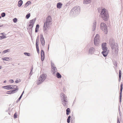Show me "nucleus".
I'll use <instances>...</instances> for the list:
<instances>
[{"label":"nucleus","instance_id":"2eb2a0df","mask_svg":"<svg viewBox=\"0 0 123 123\" xmlns=\"http://www.w3.org/2000/svg\"><path fill=\"white\" fill-rule=\"evenodd\" d=\"M1 59L3 60H5L6 61H9L11 60L12 59L11 58L8 57H4L2 58Z\"/></svg>","mask_w":123,"mask_h":123},{"label":"nucleus","instance_id":"a19ab883","mask_svg":"<svg viewBox=\"0 0 123 123\" xmlns=\"http://www.w3.org/2000/svg\"><path fill=\"white\" fill-rule=\"evenodd\" d=\"M36 48H37V53H39V49L38 47V48H37V47Z\"/></svg>","mask_w":123,"mask_h":123},{"label":"nucleus","instance_id":"20e7f679","mask_svg":"<svg viewBox=\"0 0 123 123\" xmlns=\"http://www.w3.org/2000/svg\"><path fill=\"white\" fill-rule=\"evenodd\" d=\"M60 96L62 97L61 100H62V103L64 106H65L67 105L66 103L67 102V101L66 100L65 95L63 93H61Z\"/></svg>","mask_w":123,"mask_h":123},{"label":"nucleus","instance_id":"c756f323","mask_svg":"<svg viewBox=\"0 0 123 123\" xmlns=\"http://www.w3.org/2000/svg\"><path fill=\"white\" fill-rule=\"evenodd\" d=\"M12 86H14V89H18V90H17V92L18 91V86H17L16 85H12Z\"/></svg>","mask_w":123,"mask_h":123},{"label":"nucleus","instance_id":"79ce46f5","mask_svg":"<svg viewBox=\"0 0 123 123\" xmlns=\"http://www.w3.org/2000/svg\"><path fill=\"white\" fill-rule=\"evenodd\" d=\"M32 72H31V71H30V73H29V75H30V76L29 78L30 77V76L32 74Z\"/></svg>","mask_w":123,"mask_h":123},{"label":"nucleus","instance_id":"4c0bfd02","mask_svg":"<svg viewBox=\"0 0 123 123\" xmlns=\"http://www.w3.org/2000/svg\"><path fill=\"white\" fill-rule=\"evenodd\" d=\"M117 123H120L119 120V118L118 117L117 118Z\"/></svg>","mask_w":123,"mask_h":123},{"label":"nucleus","instance_id":"e433bc0d","mask_svg":"<svg viewBox=\"0 0 123 123\" xmlns=\"http://www.w3.org/2000/svg\"><path fill=\"white\" fill-rule=\"evenodd\" d=\"M1 16L2 17H4L5 15V13L4 12L2 13L1 14Z\"/></svg>","mask_w":123,"mask_h":123},{"label":"nucleus","instance_id":"0e129e2a","mask_svg":"<svg viewBox=\"0 0 123 123\" xmlns=\"http://www.w3.org/2000/svg\"><path fill=\"white\" fill-rule=\"evenodd\" d=\"M8 114L9 115H10V113L9 112L8 113Z\"/></svg>","mask_w":123,"mask_h":123},{"label":"nucleus","instance_id":"ddd939ff","mask_svg":"<svg viewBox=\"0 0 123 123\" xmlns=\"http://www.w3.org/2000/svg\"><path fill=\"white\" fill-rule=\"evenodd\" d=\"M72 10L75 11L76 12H79L80 11V7L79 6H75Z\"/></svg>","mask_w":123,"mask_h":123},{"label":"nucleus","instance_id":"f704fd0d","mask_svg":"<svg viewBox=\"0 0 123 123\" xmlns=\"http://www.w3.org/2000/svg\"><path fill=\"white\" fill-rule=\"evenodd\" d=\"M17 18H14L13 19V21L14 23L16 22H17Z\"/></svg>","mask_w":123,"mask_h":123},{"label":"nucleus","instance_id":"de8ad7c7","mask_svg":"<svg viewBox=\"0 0 123 123\" xmlns=\"http://www.w3.org/2000/svg\"><path fill=\"white\" fill-rule=\"evenodd\" d=\"M102 55H103V56H104L105 57H106L107 56L108 54H102Z\"/></svg>","mask_w":123,"mask_h":123},{"label":"nucleus","instance_id":"69168bd1","mask_svg":"<svg viewBox=\"0 0 123 123\" xmlns=\"http://www.w3.org/2000/svg\"><path fill=\"white\" fill-rule=\"evenodd\" d=\"M119 110H120V107L119 108Z\"/></svg>","mask_w":123,"mask_h":123},{"label":"nucleus","instance_id":"f8f14e48","mask_svg":"<svg viewBox=\"0 0 123 123\" xmlns=\"http://www.w3.org/2000/svg\"><path fill=\"white\" fill-rule=\"evenodd\" d=\"M12 85H8L6 86H3L2 87L4 88L5 89H7L8 90H11L12 88Z\"/></svg>","mask_w":123,"mask_h":123},{"label":"nucleus","instance_id":"473e14b6","mask_svg":"<svg viewBox=\"0 0 123 123\" xmlns=\"http://www.w3.org/2000/svg\"><path fill=\"white\" fill-rule=\"evenodd\" d=\"M30 13H29L27 15H26V18L27 19H28L30 17Z\"/></svg>","mask_w":123,"mask_h":123},{"label":"nucleus","instance_id":"f257e3e1","mask_svg":"<svg viewBox=\"0 0 123 123\" xmlns=\"http://www.w3.org/2000/svg\"><path fill=\"white\" fill-rule=\"evenodd\" d=\"M52 19L51 17L48 16L46 18L45 23H44L43 26V30L46 31V27L49 28L50 25L52 24Z\"/></svg>","mask_w":123,"mask_h":123},{"label":"nucleus","instance_id":"bb28decb","mask_svg":"<svg viewBox=\"0 0 123 123\" xmlns=\"http://www.w3.org/2000/svg\"><path fill=\"white\" fill-rule=\"evenodd\" d=\"M113 62L114 65L116 67H117V62L115 61H113Z\"/></svg>","mask_w":123,"mask_h":123},{"label":"nucleus","instance_id":"c9c22d12","mask_svg":"<svg viewBox=\"0 0 123 123\" xmlns=\"http://www.w3.org/2000/svg\"><path fill=\"white\" fill-rule=\"evenodd\" d=\"M9 82L11 83H13L14 82L13 80L12 79H10L9 80Z\"/></svg>","mask_w":123,"mask_h":123},{"label":"nucleus","instance_id":"4d7b16f0","mask_svg":"<svg viewBox=\"0 0 123 123\" xmlns=\"http://www.w3.org/2000/svg\"><path fill=\"white\" fill-rule=\"evenodd\" d=\"M0 34L3 35H4V33H0Z\"/></svg>","mask_w":123,"mask_h":123},{"label":"nucleus","instance_id":"393cba45","mask_svg":"<svg viewBox=\"0 0 123 123\" xmlns=\"http://www.w3.org/2000/svg\"><path fill=\"white\" fill-rule=\"evenodd\" d=\"M122 92H120V96H119V101L120 103L122 101Z\"/></svg>","mask_w":123,"mask_h":123},{"label":"nucleus","instance_id":"1a4fd4ad","mask_svg":"<svg viewBox=\"0 0 123 123\" xmlns=\"http://www.w3.org/2000/svg\"><path fill=\"white\" fill-rule=\"evenodd\" d=\"M35 22V20L33 19L30 21L28 25L30 27V28H32L33 27Z\"/></svg>","mask_w":123,"mask_h":123},{"label":"nucleus","instance_id":"423d86ee","mask_svg":"<svg viewBox=\"0 0 123 123\" xmlns=\"http://www.w3.org/2000/svg\"><path fill=\"white\" fill-rule=\"evenodd\" d=\"M111 47L113 50L115 51H118V46L117 43H113L111 44Z\"/></svg>","mask_w":123,"mask_h":123},{"label":"nucleus","instance_id":"6ab92c4d","mask_svg":"<svg viewBox=\"0 0 123 123\" xmlns=\"http://www.w3.org/2000/svg\"><path fill=\"white\" fill-rule=\"evenodd\" d=\"M66 114L67 115H68L69 114V113L71 112L69 108H67L66 109Z\"/></svg>","mask_w":123,"mask_h":123},{"label":"nucleus","instance_id":"58836bf2","mask_svg":"<svg viewBox=\"0 0 123 123\" xmlns=\"http://www.w3.org/2000/svg\"><path fill=\"white\" fill-rule=\"evenodd\" d=\"M57 70L54 71L53 69H52V71L53 72V74H55V72Z\"/></svg>","mask_w":123,"mask_h":123},{"label":"nucleus","instance_id":"13d9d810","mask_svg":"<svg viewBox=\"0 0 123 123\" xmlns=\"http://www.w3.org/2000/svg\"><path fill=\"white\" fill-rule=\"evenodd\" d=\"M24 54H29V53H24Z\"/></svg>","mask_w":123,"mask_h":123},{"label":"nucleus","instance_id":"c85d7f7f","mask_svg":"<svg viewBox=\"0 0 123 123\" xmlns=\"http://www.w3.org/2000/svg\"><path fill=\"white\" fill-rule=\"evenodd\" d=\"M6 37L5 36H0V40H1L3 38H5Z\"/></svg>","mask_w":123,"mask_h":123},{"label":"nucleus","instance_id":"bf43d9fd","mask_svg":"<svg viewBox=\"0 0 123 123\" xmlns=\"http://www.w3.org/2000/svg\"><path fill=\"white\" fill-rule=\"evenodd\" d=\"M75 99L74 100V101L73 102V103H74L75 102Z\"/></svg>","mask_w":123,"mask_h":123},{"label":"nucleus","instance_id":"09e8293b","mask_svg":"<svg viewBox=\"0 0 123 123\" xmlns=\"http://www.w3.org/2000/svg\"><path fill=\"white\" fill-rule=\"evenodd\" d=\"M123 88H120V92H122Z\"/></svg>","mask_w":123,"mask_h":123},{"label":"nucleus","instance_id":"c03bdc74","mask_svg":"<svg viewBox=\"0 0 123 123\" xmlns=\"http://www.w3.org/2000/svg\"><path fill=\"white\" fill-rule=\"evenodd\" d=\"M39 42V39H38V37H37L36 41V43H38Z\"/></svg>","mask_w":123,"mask_h":123},{"label":"nucleus","instance_id":"37998d69","mask_svg":"<svg viewBox=\"0 0 123 123\" xmlns=\"http://www.w3.org/2000/svg\"><path fill=\"white\" fill-rule=\"evenodd\" d=\"M19 81L18 80H16L15 81V82L16 83H18L19 82Z\"/></svg>","mask_w":123,"mask_h":123},{"label":"nucleus","instance_id":"39448f33","mask_svg":"<svg viewBox=\"0 0 123 123\" xmlns=\"http://www.w3.org/2000/svg\"><path fill=\"white\" fill-rule=\"evenodd\" d=\"M100 27L101 29L104 31L105 34H107V27L106 25L103 23H102L100 25Z\"/></svg>","mask_w":123,"mask_h":123},{"label":"nucleus","instance_id":"dca6fc26","mask_svg":"<svg viewBox=\"0 0 123 123\" xmlns=\"http://www.w3.org/2000/svg\"><path fill=\"white\" fill-rule=\"evenodd\" d=\"M24 91L22 92V93L21 94V95L20 96V97H19V98H18V99L17 100V101H16V103H17L19 101L20 99L22 97V96L24 94Z\"/></svg>","mask_w":123,"mask_h":123},{"label":"nucleus","instance_id":"864d4df0","mask_svg":"<svg viewBox=\"0 0 123 123\" xmlns=\"http://www.w3.org/2000/svg\"><path fill=\"white\" fill-rule=\"evenodd\" d=\"M12 86V89L11 90H12V89H14V86Z\"/></svg>","mask_w":123,"mask_h":123},{"label":"nucleus","instance_id":"3c124183","mask_svg":"<svg viewBox=\"0 0 123 123\" xmlns=\"http://www.w3.org/2000/svg\"><path fill=\"white\" fill-rule=\"evenodd\" d=\"M25 55L27 56H30L31 55V54H25Z\"/></svg>","mask_w":123,"mask_h":123},{"label":"nucleus","instance_id":"0eeeda50","mask_svg":"<svg viewBox=\"0 0 123 123\" xmlns=\"http://www.w3.org/2000/svg\"><path fill=\"white\" fill-rule=\"evenodd\" d=\"M99 35L98 34H97L95 37L94 39V43L95 45L96 46L98 45L99 43Z\"/></svg>","mask_w":123,"mask_h":123},{"label":"nucleus","instance_id":"680f3d73","mask_svg":"<svg viewBox=\"0 0 123 123\" xmlns=\"http://www.w3.org/2000/svg\"><path fill=\"white\" fill-rule=\"evenodd\" d=\"M73 116V115L72 114L71 115V117H72Z\"/></svg>","mask_w":123,"mask_h":123},{"label":"nucleus","instance_id":"aec40b11","mask_svg":"<svg viewBox=\"0 0 123 123\" xmlns=\"http://www.w3.org/2000/svg\"><path fill=\"white\" fill-rule=\"evenodd\" d=\"M56 77L59 79H60L62 77V76L60 73L57 72L56 74Z\"/></svg>","mask_w":123,"mask_h":123},{"label":"nucleus","instance_id":"412c9836","mask_svg":"<svg viewBox=\"0 0 123 123\" xmlns=\"http://www.w3.org/2000/svg\"><path fill=\"white\" fill-rule=\"evenodd\" d=\"M62 5V4L61 3H58L57 4V6L58 8H60Z\"/></svg>","mask_w":123,"mask_h":123},{"label":"nucleus","instance_id":"4468645a","mask_svg":"<svg viewBox=\"0 0 123 123\" xmlns=\"http://www.w3.org/2000/svg\"><path fill=\"white\" fill-rule=\"evenodd\" d=\"M51 64L52 69H53L54 71L57 70V69L55 66L54 65V63L52 61H51Z\"/></svg>","mask_w":123,"mask_h":123},{"label":"nucleus","instance_id":"a211bd4d","mask_svg":"<svg viewBox=\"0 0 123 123\" xmlns=\"http://www.w3.org/2000/svg\"><path fill=\"white\" fill-rule=\"evenodd\" d=\"M91 2V0H84L83 3L85 4H88Z\"/></svg>","mask_w":123,"mask_h":123},{"label":"nucleus","instance_id":"ea45409f","mask_svg":"<svg viewBox=\"0 0 123 123\" xmlns=\"http://www.w3.org/2000/svg\"><path fill=\"white\" fill-rule=\"evenodd\" d=\"M36 48H38V43H36Z\"/></svg>","mask_w":123,"mask_h":123},{"label":"nucleus","instance_id":"a878e982","mask_svg":"<svg viewBox=\"0 0 123 123\" xmlns=\"http://www.w3.org/2000/svg\"><path fill=\"white\" fill-rule=\"evenodd\" d=\"M71 116H69L68 117L67 119V122L68 123H70L71 120Z\"/></svg>","mask_w":123,"mask_h":123},{"label":"nucleus","instance_id":"6e6552de","mask_svg":"<svg viewBox=\"0 0 123 123\" xmlns=\"http://www.w3.org/2000/svg\"><path fill=\"white\" fill-rule=\"evenodd\" d=\"M106 43H102V49L103 50L102 52V54H104L105 53L107 50V48L106 47Z\"/></svg>","mask_w":123,"mask_h":123},{"label":"nucleus","instance_id":"2f4dec72","mask_svg":"<svg viewBox=\"0 0 123 123\" xmlns=\"http://www.w3.org/2000/svg\"><path fill=\"white\" fill-rule=\"evenodd\" d=\"M9 51V49H7V50H5L4 51H3V53H5Z\"/></svg>","mask_w":123,"mask_h":123},{"label":"nucleus","instance_id":"a18cd8bd","mask_svg":"<svg viewBox=\"0 0 123 123\" xmlns=\"http://www.w3.org/2000/svg\"><path fill=\"white\" fill-rule=\"evenodd\" d=\"M120 88H123V84L122 83L120 85Z\"/></svg>","mask_w":123,"mask_h":123},{"label":"nucleus","instance_id":"f03ea898","mask_svg":"<svg viewBox=\"0 0 123 123\" xmlns=\"http://www.w3.org/2000/svg\"><path fill=\"white\" fill-rule=\"evenodd\" d=\"M101 16L103 19L106 21L109 18V14L106 9H103L101 11Z\"/></svg>","mask_w":123,"mask_h":123},{"label":"nucleus","instance_id":"4be33fe9","mask_svg":"<svg viewBox=\"0 0 123 123\" xmlns=\"http://www.w3.org/2000/svg\"><path fill=\"white\" fill-rule=\"evenodd\" d=\"M41 59L42 62L44 60L45 58V54H41Z\"/></svg>","mask_w":123,"mask_h":123},{"label":"nucleus","instance_id":"6e6d98bb","mask_svg":"<svg viewBox=\"0 0 123 123\" xmlns=\"http://www.w3.org/2000/svg\"><path fill=\"white\" fill-rule=\"evenodd\" d=\"M2 66H0V69H1L2 68Z\"/></svg>","mask_w":123,"mask_h":123},{"label":"nucleus","instance_id":"052dcab7","mask_svg":"<svg viewBox=\"0 0 123 123\" xmlns=\"http://www.w3.org/2000/svg\"><path fill=\"white\" fill-rule=\"evenodd\" d=\"M3 26V25H0V27L2 26Z\"/></svg>","mask_w":123,"mask_h":123},{"label":"nucleus","instance_id":"e2e57ef3","mask_svg":"<svg viewBox=\"0 0 123 123\" xmlns=\"http://www.w3.org/2000/svg\"><path fill=\"white\" fill-rule=\"evenodd\" d=\"M101 55V54H98V55H99V56H100V55Z\"/></svg>","mask_w":123,"mask_h":123},{"label":"nucleus","instance_id":"8fccbe9b","mask_svg":"<svg viewBox=\"0 0 123 123\" xmlns=\"http://www.w3.org/2000/svg\"><path fill=\"white\" fill-rule=\"evenodd\" d=\"M33 67H31V72L32 71V70H33Z\"/></svg>","mask_w":123,"mask_h":123},{"label":"nucleus","instance_id":"9d476101","mask_svg":"<svg viewBox=\"0 0 123 123\" xmlns=\"http://www.w3.org/2000/svg\"><path fill=\"white\" fill-rule=\"evenodd\" d=\"M40 39L42 44L43 46H44L45 45V41L44 38L42 35H40Z\"/></svg>","mask_w":123,"mask_h":123},{"label":"nucleus","instance_id":"72a5a7b5","mask_svg":"<svg viewBox=\"0 0 123 123\" xmlns=\"http://www.w3.org/2000/svg\"><path fill=\"white\" fill-rule=\"evenodd\" d=\"M31 3V2L30 1L27 2L25 6H27L30 4Z\"/></svg>","mask_w":123,"mask_h":123},{"label":"nucleus","instance_id":"5701e85b","mask_svg":"<svg viewBox=\"0 0 123 123\" xmlns=\"http://www.w3.org/2000/svg\"><path fill=\"white\" fill-rule=\"evenodd\" d=\"M23 3V1L22 0H20L18 1V6L19 7H20L22 5Z\"/></svg>","mask_w":123,"mask_h":123},{"label":"nucleus","instance_id":"338daca9","mask_svg":"<svg viewBox=\"0 0 123 123\" xmlns=\"http://www.w3.org/2000/svg\"><path fill=\"white\" fill-rule=\"evenodd\" d=\"M1 17H0V18H1Z\"/></svg>","mask_w":123,"mask_h":123},{"label":"nucleus","instance_id":"603ef678","mask_svg":"<svg viewBox=\"0 0 123 123\" xmlns=\"http://www.w3.org/2000/svg\"><path fill=\"white\" fill-rule=\"evenodd\" d=\"M119 79L118 80L119 81H120V80L121 78V77H119Z\"/></svg>","mask_w":123,"mask_h":123},{"label":"nucleus","instance_id":"b1692460","mask_svg":"<svg viewBox=\"0 0 123 123\" xmlns=\"http://www.w3.org/2000/svg\"><path fill=\"white\" fill-rule=\"evenodd\" d=\"M39 25L37 24L36 25L35 30V31L36 32H37L38 31V29L39 28Z\"/></svg>","mask_w":123,"mask_h":123},{"label":"nucleus","instance_id":"49530a36","mask_svg":"<svg viewBox=\"0 0 123 123\" xmlns=\"http://www.w3.org/2000/svg\"><path fill=\"white\" fill-rule=\"evenodd\" d=\"M44 52L42 50L41 51V54H44Z\"/></svg>","mask_w":123,"mask_h":123},{"label":"nucleus","instance_id":"7ed1b4c3","mask_svg":"<svg viewBox=\"0 0 123 123\" xmlns=\"http://www.w3.org/2000/svg\"><path fill=\"white\" fill-rule=\"evenodd\" d=\"M46 77L47 75L45 74H41L38 78L37 84L39 85L41 84L46 79Z\"/></svg>","mask_w":123,"mask_h":123},{"label":"nucleus","instance_id":"cd10ccee","mask_svg":"<svg viewBox=\"0 0 123 123\" xmlns=\"http://www.w3.org/2000/svg\"><path fill=\"white\" fill-rule=\"evenodd\" d=\"M18 115L16 112L13 115V117L14 118H16L17 117Z\"/></svg>","mask_w":123,"mask_h":123},{"label":"nucleus","instance_id":"9b49d317","mask_svg":"<svg viewBox=\"0 0 123 123\" xmlns=\"http://www.w3.org/2000/svg\"><path fill=\"white\" fill-rule=\"evenodd\" d=\"M17 90H18L17 89H16L8 91L6 93L8 94H11L16 93L17 92Z\"/></svg>","mask_w":123,"mask_h":123},{"label":"nucleus","instance_id":"5fc2aeb1","mask_svg":"<svg viewBox=\"0 0 123 123\" xmlns=\"http://www.w3.org/2000/svg\"><path fill=\"white\" fill-rule=\"evenodd\" d=\"M6 82V80H4V82H3V83H5Z\"/></svg>","mask_w":123,"mask_h":123},{"label":"nucleus","instance_id":"7c9ffc66","mask_svg":"<svg viewBox=\"0 0 123 123\" xmlns=\"http://www.w3.org/2000/svg\"><path fill=\"white\" fill-rule=\"evenodd\" d=\"M119 77H121V71L120 70H119V74L118 75Z\"/></svg>","mask_w":123,"mask_h":123},{"label":"nucleus","instance_id":"f3484780","mask_svg":"<svg viewBox=\"0 0 123 123\" xmlns=\"http://www.w3.org/2000/svg\"><path fill=\"white\" fill-rule=\"evenodd\" d=\"M95 51L94 49L92 47L89 50V52L90 53H93Z\"/></svg>","mask_w":123,"mask_h":123}]
</instances>
